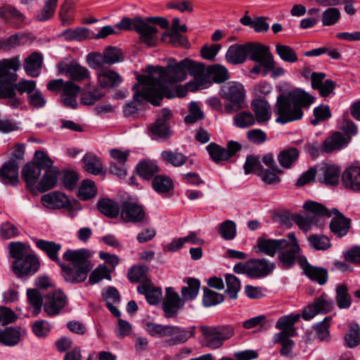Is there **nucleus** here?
<instances>
[{
	"instance_id": "nucleus-59",
	"label": "nucleus",
	"mask_w": 360,
	"mask_h": 360,
	"mask_svg": "<svg viewBox=\"0 0 360 360\" xmlns=\"http://www.w3.org/2000/svg\"><path fill=\"white\" fill-rule=\"evenodd\" d=\"M27 300L30 304L34 308L33 314L37 316L41 309V306H44V297L37 289H27Z\"/></svg>"
},
{
	"instance_id": "nucleus-2",
	"label": "nucleus",
	"mask_w": 360,
	"mask_h": 360,
	"mask_svg": "<svg viewBox=\"0 0 360 360\" xmlns=\"http://www.w3.org/2000/svg\"><path fill=\"white\" fill-rule=\"evenodd\" d=\"M314 97L301 89H295L288 95H280L277 98L275 112L278 115L276 121L285 124L300 120L303 116L302 108L309 107Z\"/></svg>"
},
{
	"instance_id": "nucleus-33",
	"label": "nucleus",
	"mask_w": 360,
	"mask_h": 360,
	"mask_svg": "<svg viewBox=\"0 0 360 360\" xmlns=\"http://www.w3.org/2000/svg\"><path fill=\"white\" fill-rule=\"evenodd\" d=\"M349 141V137L345 136L340 132L334 133L324 141L322 145V150L326 153H331L334 150H340L345 147Z\"/></svg>"
},
{
	"instance_id": "nucleus-27",
	"label": "nucleus",
	"mask_w": 360,
	"mask_h": 360,
	"mask_svg": "<svg viewBox=\"0 0 360 360\" xmlns=\"http://www.w3.org/2000/svg\"><path fill=\"white\" fill-rule=\"evenodd\" d=\"M0 18L6 23L13 22V26L17 28H21L25 25L24 15L11 5L0 7Z\"/></svg>"
},
{
	"instance_id": "nucleus-56",
	"label": "nucleus",
	"mask_w": 360,
	"mask_h": 360,
	"mask_svg": "<svg viewBox=\"0 0 360 360\" xmlns=\"http://www.w3.org/2000/svg\"><path fill=\"white\" fill-rule=\"evenodd\" d=\"M332 320L331 316H326L324 319L316 323L313 328L316 331L318 338L321 341L328 342L330 340L329 327Z\"/></svg>"
},
{
	"instance_id": "nucleus-26",
	"label": "nucleus",
	"mask_w": 360,
	"mask_h": 360,
	"mask_svg": "<svg viewBox=\"0 0 360 360\" xmlns=\"http://www.w3.org/2000/svg\"><path fill=\"white\" fill-rule=\"evenodd\" d=\"M80 86L70 81L66 82V85L60 92V102L66 108L76 109L78 106L77 97L80 91Z\"/></svg>"
},
{
	"instance_id": "nucleus-28",
	"label": "nucleus",
	"mask_w": 360,
	"mask_h": 360,
	"mask_svg": "<svg viewBox=\"0 0 360 360\" xmlns=\"http://www.w3.org/2000/svg\"><path fill=\"white\" fill-rule=\"evenodd\" d=\"M59 72L65 74L72 80L80 82L89 77V72L85 67L77 63L68 65L60 64L58 67Z\"/></svg>"
},
{
	"instance_id": "nucleus-58",
	"label": "nucleus",
	"mask_w": 360,
	"mask_h": 360,
	"mask_svg": "<svg viewBox=\"0 0 360 360\" xmlns=\"http://www.w3.org/2000/svg\"><path fill=\"white\" fill-rule=\"evenodd\" d=\"M360 343V327L358 324L352 323L349 327L348 332L345 335V344L352 348Z\"/></svg>"
},
{
	"instance_id": "nucleus-29",
	"label": "nucleus",
	"mask_w": 360,
	"mask_h": 360,
	"mask_svg": "<svg viewBox=\"0 0 360 360\" xmlns=\"http://www.w3.org/2000/svg\"><path fill=\"white\" fill-rule=\"evenodd\" d=\"M345 186L354 191H360V166L351 165L342 174Z\"/></svg>"
},
{
	"instance_id": "nucleus-12",
	"label": "nucleus",
	"mask_w": 360,
	"mask_h": 360,
	"mask_svg": "<svg viewBox=\"0 0 360 360\" xmlns=\"http://www.w3.org/2000/svg\"><path fill=\"white\" fill-rule=\"evenodd\" d=\"M39 266L38 258L30 254L22 259L13 261L12 269L18 276L22 277L34 274L39 270Z\"/></svg>"
},
{
	"instance_id": "nucleus-46",
	"label": "nucleus",
	"mask_w": 360,
	"mask_h": 360,
	"mask_svg": "<svg viewBox=\"0 0 360 360\" xmlns=\"http://www.w3.org/2000/svg\"><path fill=\"white\" fill-rule=\"evenodd\" d=\"M335 302L341 309H349L352 305V297L345 284L338 285L335 288Z\"/></svg>"
},
{
	"instance_id": "nucleus-8",
	"label": "nucleus",
	"mask_w": 360,
	"mask_h": 360,
	"mask_svg": "<svg viewBox=\"0 0 360 360\" xmlns=\"http://www.w3.org/2000/svg\"><path fill=\"white\" fill-rule=\"evenodd\" d=\"M262 44L248 42L244 44H235L230 46L226 53V60L232 65L243 63L248 56H252L260 48Z\"/></svg>"
},
{
	"instance_id": "nucleus-19",
	"label": "nucleus",
	"mask_w": 360,
	"mask_h": 360,
	"mask_svg": "<svg viewBox=\"0 0 360 360\" xmlns=\"http://www.w3.org/2000/svg\"><path fill=\"white\" fill-rule=\"evenodd\" d=\"M288 245L278 256L279 260L284 268H290L295 264L296 257L300 250L294 233H290L288 235Z\"/></svg>"
},
{
	"instance_id": "nucleus-50",
	"label": "nucleus",
	"mask_w": 360,
	"mask_h": 360,
	"mask_svg": "<svg viewBox=\"0 0 360 360\" xmlns=\"http://www.w3.org/2000/svg\"><path fill=\"white\" fill-rule=\"evenodd\" d=\"M234 125L238 128H248L256 122L255 115L249 110L239 112L233 117Z\"/></svg>"
},
{
	"instance_id": "nucleus-43",
	"label": "nucleus",
	"mask_w": 360,
	"mask_h": 360,
	"mask_svg": "<svg viewBox=\"0 0 360 360\" xmlns=\"http://www.w3.org/2000/svg\"><path fill=\"white\" fill-rule=\"evenodd\" d=\"M20 328L8 327L0 331V342L6 346H15L20 342Z\"/></svg>"
},
{
	"instance_id": "nucleus-15",
	"label": "nucleus",
	"mask_w": 360,
	"mask_h": 360,
	"mask_svg": "<svg viewBox=\"0 0 360 360\" xmlns=\"http://www.w3.org/2000/svg\"><path fill=\"white\" fill-rule=\"evenodd\" d=\"M184 305V300L180 298L179 294L174 292L172 288H167L162 302L165 317L167 319L175 317Z\"/></svg>"
},
{
	"instance_id": "nucleus-40",
	"label": "nucleus",
	"mask_w": 360,
	"mask_h": 360,
	"mask_svg": "<svg viewBox=\"0 0 360 360\" xmlns=\"http://www.w3.org/2000/svg\"><path fill=\"white\" fill-rule=\"evenodd\" d=\"M303 208L311 216V217H316L318 224L321 225L320 223V217H330L331 216V210H328L321 203L316 201L309 200L304 202Z\"/></svg>"
},
{
	"instance_id": "nucleus-18",
	"label": "nucleus",
	"mask_w": 360,
	"mask_h": 360,
	"mask_svg": "<svg viewBox=\"0 0 360 360\" xmlns=\"http://www.w3.org/2000/svg\"><path fill=\"white\" fill-rule=\"evenodd\" d=\"M39 151L35 152L33 161L27 162L22 169V178L25 181L27 188L31 191H34L38 184L41 170L43 169L37 162V154Z\"/></svg>"
},
{
	"instance_id": "nucleus-35",
	"label": "nucleus",
	"mask_w": 360,
	"mask_h": 360,
	"mask_svg": "<svg viewBox=\"0 0 360 360\" xmlns=\"http://www.w3.org/2000/svg\"><path fill=\"white\" fill-rule=\"evenodd\" d=\"M34 241L37 247L44 252L51 260L56 262L58 265L62 263L58 257V253L61 249L60 244L41 239H34Z\"/></svg>"
},
{
	"instance_id": "nucleus-52",
	"label": "nucleus",
	"mask_w": 360,
	"mask_h": 360,
	"mask_svg": "<svg viewBox=\"0 0 360 360\" xmlns=\"http://www.w3.org/2000/svg\"><path fill=\"white\" fill-rule=\"evenodd\" d=\"M154 190L161 195H165L173 188V182L167 176H156L153 180Z\"/></svg>"
},
{
	"instance_id": "nucleus-30",
	"label": "nucleus",
	"mask_w": 360,
	"mask_h": 360,
	"mask_svg": "<svg viewBox=\"0 0 360 360\" xmlns=\"http://www.w3.org/2000/svg\"><path fill=\"white\" fill-rule=\"evenodd\" d=\"M300 263L304 274L310 279L316 281L319 285H324L327 282L328 275L326 269L311 266L307 263L305 258H301Z\"/></svg>"
},
{
	"instance_id": "nucleus-13",
	"label": "nucleus",
	"mask_w": 360,
	"mask_h": 360,
	"mask_svg": "<svg viewBox=\"0 0 360 360\" xmlns=\"http://www.w3.org/2000/svg\"><path fill=\"white\" fill-rule=\"evenodd\" d=\"M334 302L328 299L326 295L314 300V302L307 307L302 313V318L306 321H309L318 314H326L333 310Z\"/></svg>"
},
{
	"instance_id": "nucleus-55",
	"label": "nucleus",
	"mask_w": 360,
	"mask_h": 360,
	"mask_svg": "<svg viewBox=\"0 0 360 360\" xmlns=\"http://www.w3.org/2000/svg\"><path fill=\"white\" fill-rule=\"evenodd\" d=\"M110 273L111 270H110L109 268L106 267L105 265L100 264L90 274L89 283L94 285L104 278L110 281Z\"/></svg>"
},
{
	"instance_id": "nucleus-1",
	"label": "nucleus",
	"mask_w": 360,
	"mask_h": 360,
	"mask_svg": "<svg viewBox=\"0 0 360 360\" xmlns=\"http://www.w3.org/2000/svg\"><path fill=\"white\" fill-rule=\"evenodd\" d=\"M146 71L148 75H137L138 82L133 86L134 98L141 102L147 100L154 105H159L160 101L166 96L167 84H173L186 79V69L179 63H170L165 68L148 65Z\"/></svg>"
},
{
	"instance_id": "nucleus-42",
	"label": "nucleus",
	"mask_w": 360,
	"mask_h": 360,
	"mask_svg": "<svg viewBox=\"0 0 360 360\" xmlns=\"http://www.w3.org/2000/svg\"><path fill=\"white\" fill-rule=\"evenodd\" d=\"M84 169L94 175L100 174L103 170L101 159L94 153H86L82 158Z\"/></svg>"
},
{
	"instance_id": "nucleus-38",
	"label": "nucleus",
	"mask_w": 360,
	"mask_h": 360,
	"mask_svg": "<svg viewBox=\"0 0 360 360\" xmlns=\"http://www.w3.org/2000/svg\"><path fill=\"white\" fill-rule=\"evenodd\" d=\"M300 315L290 314L280 317L276 323V328L281 330V333H284L287 335H294L295 328L294 324L300 319Z\"/></svg>"
},
{
	"instance_id": "nucleus-31",
	"label": "nucleus",
	"mask_w": 360,
	"mask_h": 360,
	"mask_svg": "<svg viewBox=\"0 0 360 360\" xmlns=\"http://www.w3.org/2000/svg\"><path fill=\"white\" fill-rule=\"evenodd\" d=\"M251 109L254 112L255 121L259 124L267 122L271 116L269 103L263 99H254L251 102Z\"/></svg>"
},
{
	"instance_id": "nucleus-23",
	"label": "nucleus",
	"mask_w": 360,
	"mask_h": 360,
	"mask_svg": "<svg viewBox=\"0 0 360 360\" xmlns=\"http://www.w3.org/2000/svg\"><path fill=\"white\" fill-rule=\"evenodd\" d=\"M96 77L99 86L103 89L117 87L123 82L121 75L110 69H98Z\"/></svg>"
},
{
	"instance_id": "nucleus-21",
	"label": "nucleus",
	"mask_w": 360,
	"mask_h": 360,
	"mask_svg": "<svg viewBox=\"0 0 360 360\" xmlns=\"http://www.w3.org/2000/svg\"><path fill=\"white\" fill-rule=\"evenodd\" d=\"M334 217L330 223V230L337 237L342 238L347 234L351 227V219L345 217L338 209L331 210Z\"/></svg>"
},
{
	"instance_id": "nucleus-61",
	"label": "nucleus",
	"mask_w": 360,
	"mask_h": 360,
	"mask_svg": "<svg viewBox=\"0 0 360 360\" xmlns=\"http://www.w3.org/2000/svg\"><path fill=\"white\" fill-rule=\"evenodd\" d=\"M226 283V292L231 299H236L238 297V292L240 289V280L233 274H226L225 276Z\"/></svg>"
},
{
	"instance_id": "nucleus-64",
	"label": "nucleus",
	"mask_w": 360,
	"mask_h": 360,
	"mask_svg": "<svg viewBox=\"0 0 360 360\" xmlns=\"http://www.w3.org/2000/svg\"><path fill=\"white\" fill-rule=\"evenodd\" d=\"M158 171V166L153 162H142L136 167L137 174L146 179H150Z\"/></svg>"
},
{
	"instance_id": "nucleus-51",
	"label": "nucleus",
	"mask_w": 360,
	"mask_h": 360,
	"mask_svg": "<svg viewBox=\"0 0 360 360\" xmlns=\"http://www.w3.org/2000/svg\"><path fill=\"white\" fill-rule=\"evenodd\" d=\"M212 82L210 75L207 72H203L200 75L194 78L193 82H190L187 84V89L190 91H196L205 89L211 86Z\"/></svg>"
},
{
	"instance_id": "nucleus-36",
	"label": "nucleus",
	"mask_w": 360,
	"mask_h": 360,
	"mask_svg": "<svg viewBox=\"0 0 360 360\" xmlns=\"http://www.w3.org/2000/svg\"><path fill=\"white\" fill-rule=\"evenodd\" d=\"M137 290L139 293L145 295L150 304H156L161 300V288L153 286L150 282L141 283L137 287Z\"/></svg>"
},
{
	"instance_id": "nucleus-41",
	"label": "nucleus",
	"mask_w": 360,
	"mask_h": 360,
	"mask_svg": "<svg viewBox=\"0 0 360 360\" xmlns=\"http://www.w3.org/2000/svg\"><path fill=\"white\" fill-rule=\"evenodd\" d=\"M58 0H44V4L35 14L38 22H46L53 18L55 15Z\"/></svg>"
},
{
	"instance_id": "nucleus-34",
	"label": "nucleus",
	"mask_w": 360,
	"mask_h": 360,
	"mask_svg": "<svg viewBox=\"0 0 360 360\" xmlns=\"http://www.w3.org/2000/svg\"><path fill=\"white\" fill-rule=\"evenodd\" d=\"M269 46L262 44L256 53L252 56L250 59L257 64L251 69L250 73L262 74L263 76V72L266 70L265 63H267L266 61L269 60Z\"/></svg>"
},
{
	"instance_id": "nucleus-9",
	"label": "nucleus",
	"mask_w": 360,
	"mask_h": 360,
	"mask_svg": "<svg viewBox=\"0 0 360 360\" xmlns=\"http://www.w3.org/2000/svg\"><path fill=\"white\" fill-rule=\"evenodd\" d=\"M88 60L91 68H102L104 65H113L123 60L121 51L115 47L109 46L103 53H91Z\"/></svg>"
},
{
	"instance_id": "nucleus-60",
	"label": "nucleus",
	"mask_w": 360,
	"mask_h": 360,
	"mask_svg": "<svg viewBox=\"0 0 360 360\" xmlns=\"http://www.w3.org/2000/svg\"><path fill=\"white\" fill-rule=\"evenodd\" d=\"M162 159L167 163L174 167H181L184 165L187 160V157L179 152L165 150L161 153Z\"/></svg>"
},
{
	"instance_id": "nucleus-20",
	"label": "nucleus",
	"mask_w": 360,
	"mask_h": 360,
	"mask_svg": "<svg viewBox=\"0 0 360 360\" xmlns=\"http://www.w3.org/2000/svg\"><path fill=\"white\" fill-rule=\"evenodd\" d=\"M179 18H174L172 20V30L165 32L162 36V41L174 46H181L186 47L188 45L187 39L179 33V32H186V25H182L179 27Z\"/></svg>"
},
{
	"instance_id": "nucleus-11",
	"label": "nucleus",
	"mask_w": 360,
	"mask_h": 360,
	"mask_svg": "<svg viewBox=\"0 0 360 360\" xmlns=\"http://www.w3.org/2000/svg\"><path fill=\"white\" fill-rule=\"evenodd\" d=\"M68 304V297L60 290L44 297V310L50 316L58 315Z\"/></svg>"
},
{
	"instance_id": "nucleus-6",
	"label": "nucleus",
	"mask_w": 360,
	"mask_h": 360,
	"mask_svg": "<svg viewBox=\"0 0 360 360\" xmlns=\"http://www.w3.org/2000/svg\"><path fill=\"white\" fill-rule=\"evenodd\" d=\"M37 157V162L42 166L45 172L36 185V188L38 191L44 193L51 190L56 185L60 170L53 166V160L44 151H39Z\"/></svg>"
},
{
	"instance_id": "nucleus-4",
	"label": "nucleus",
	"mask_w": 360,
	"mask_h": 360,
	"mask_svg": "<svg viewBox=\"0 0 360 360\" xmlns=\"http://www.w3.org/2000/svg\"><path fill=\"white\" fill-rule=\"evenodd\" d=\"M20 66L18 57L0 60V98H6L9 105L17 108L21 105V99L16 97L15 91L11 86V82H15V73Z\"/></svg>"
},
{
	"instance_id": "nucleus-5",
	"label": "nucleus",
	"mask_w": 360,
	"mask_h": 360,
	"mask_svg": "<svg viewBox=\"0 0 360 360\" xmlns=\"http://www.w3.org/2000/svg\"><path fill=\"white\" fill-rule=\"evenodd\" d=\"M220 96L225 100L224 110L231 115L245 108L246 91L244 86L238 82H229L224 84L220 90Z\"/></svg>"
},
{
	"instance_id": "nucleus-25",
	"label": "nucleus",
	"mask_w": 360,
	"mask_h": 360,
	"mask_svg": "<svg viewBox=\"0 0 360 360\" xmlns=\"http://www.w3.org/2000/svg\"><path fill=\"white\" fill-rule=\"evenodd\" d=\"M0 177L4 184L16 186L19 182V165L11 159L5 162L0 169Z\"/></svg>"
},
{
	"instance_id": "nucleus-47",
	"label": "nucleus",
	"mask_w": 360,
	"mask_h": 360,
	"mask_svg": "<svg viewBox=\"0 0 360 360\" xmlns=\"http://www.w3.org/2000/svg\"><path fill=\"white\" fill-rule=\"evenodd\" d=\"M275 49L281 60L285 63H295L299 60L295 50L288 45L277 44Z\"/></svg>"
},
{
	"instance_id": "nucleus-45",
	"label": "nucleus",
	"mask_w": 360,
	"mask_h": 360,
	"mask_svg": "<svg viewBox=\"0 0 360 360\" xmlns=\"http://www.w3.org/2000/svg\"><path fill=\"white\" fill-rule=\"evenodd\" d=\"M299 150L294 147L281 150L278 155V160L281 166L289 169L298 159Z\"/></svg>"
},
{
	"instance_id": "nucleus-7",
	"label": "nucleus",
	"mask_w": 360,
	"mask_h": 360,
	"mask_svg": "<svg viewBox=\"0 0 360 360\" xmlns=\"http://www.w3.org/2000/svg\"><path fill=\"white\" fill-rule=\"evenodd\" d=\"M200 330L204 337L205 345L211 349L220 347L224 342L234 334V328L229 325L201 326Z\"/></svg>"
},
{
	"instance_id": "nucleus-49",
	"label": "nucleus",
	"mask_w": 360,
	"mask_h": 360,
	"mask_svg": "<svg viewBox=\"0 0 360 360\" xmlns=\"http://www.w3.org/2000/svg\"><path fill=\"white\" fill-rule=\"evenodd\" d=\"M200 286V283L198 279L188 278L187 286L183 287L181 290L183 300L185 301L195 299L198 295Z\"/></svg>"
},
{
	"instance_id": "nucleus-10",
	"label": "nucleus",
	"mask_w": 360,
	"mask_h": 360,
	"mask_svg": "<svg viewBox=\"0 0 360 360\" xmlns=\"http://www.w3.org/2000/svg\"><path fill=\"white\" fill-rule=\"evenodd\" d=\"M172 116V112L170 110L167 108L161 110L155 122L148 128L150 134L156 138L168 139L170 136L169 120Z\"/></svg>"
},
{
	"instance_id": "nucleus-16",
	"label": "nucleus",
	"mask_w": 360,
	"mask_h": 360,
	"mask_svg": "<svg viewBox=\"0 0 360 360\" xmlns=\"http://www.w3.org/2000/svg\"><path fill=\"white\" fill-rule=\"evenodd\" d=\"M120 216L125 222L142 223L146 219V213L143 207L129 201H124L122 204Z\"/></svg>"
},
{
	"instance_id": "nucleus-53",
	"label": "nucleus",
	"mask_w": 360,
	"mask_h": 360,
	"mask_svg": "<svg viewBox=\"0 0 360 360\" xmlns=\"http://www.w3.org/2000/svg\"><path fill=\"white\" fill-rule=\"evenodd\" d=\"M207 73L216 83H222L229 78L228 70L223 65L216 64L207 68Z\"/></svg>"
},
{
	"instance_id": "nucleus-39",
	"label": "nucleus",
	"mask_w": 360,
	"mask_h": 360,
	"mask_svg": "<svg viewBox=\"0 0 360 360\" xmlns=\"http://www.w3.org/2000/svg\"><path fill=\"white\" fill-rule=\"evenodd\" d=\"M320 181L328 185H337L339 182L340 169L334 165H326L320 169Z\"/></svg>"
},
{
	"instance_id": "nucleus-24",
	"label": "nucleus",
	"mask_w": 360,
	"mask_h": 360,
	"mask_svg": "<svg viewBox=\"0 0 360 360\" xmlns=\"http://www.w3.org/2000/svg\"><path fill=\"white\" fill-rule=\"evenodd\" d=\"M288 245V240L286 239L276 240L259 238L255 248L258 249V252L273 257L277 251L285 249Z\"/></svg>"
},
{
	"instance_id": "nucleus-32",
	"label": "nucleus",
	"mask_w": 360,
	"mask_h": 360,
	"mask_svg": "<svg viewBox=\"0 0 360 360\" xmlns=\"http://www.w3.org/2000/svg\"><path fill=\"white\" fill-rule=\"evenodd\" d=\"M191 328L193 329L191 331H188L184 328L169 326L167 336L170 338L166 340V343L168 345L184 343L193 334L195 327Z\"/></svg>"
},
{
	"instance_id": "nucleus-22",
	"label": "nucleus",
	"mask_w": 360,
	"mask_h": 360,
	"mask_svg": "<svg viewBox=\"0 0 360 360\" xmlns=\"http://www.w3.org/2000/svg\"><path fill=\"white\" fill-rule=\"evenodd\" d=\"M274 263L269 262L265 259H249L248 277L259 278L269 275L275 269Z\"/></svg>"
},
{
	"instance_id": "nucleus-44",
	"label": "nucleus",
	"mask_w": 360,
	"mask_h": 360,
	"mask_svg": "<svg viewBox=\"0 0 360 360\" xmlns=\"http://www.w3.org/2000/svg\"><path fill=\"white\" fill-rule=\"evenodd\" d=\"M292 335H285L284 333H277L273 337L274 344H280L282 347L280 353L284 356H290L295 342L290 339Z\"/></svg>"
},
{
	"instance_id": "nucleus-37",
	"label": "nucleus",
	"mask_w": 360,
	"mask_h": 360,
	"mask_svg": "<svg viewBox=\"0 0 360 360\" xmlns=\"http://www.w3.org/2000/svg\"><path fill=\"white\" fill-rule=\"evenodd\" d=\"M42 64V56L38 53H32L24 63V69L28 76L37 77L39 75Z\"/></svg>"
},
{
	"instance_id": "nucleus-54",
	"label": "nucleus",
	"mask_w": 360,
	"mask_h": 360,
	"mask_svg": "<svg viewBox=\"0 0 360 360\" xmlns=\"http://www.w3.org/2000/svg\"><path fill=\"white\" fill-rule=\"evenodd\" d=\"M148 268L146 266H134L128 271L127 277L132 283L148 282L147 281V274Z\"/></svg>"
},
{
	"instance_id": "nucleus-48",
	"label": "nucleus",
	"mask_w": 360,
	"mask_h": 360,
	"mask_svg": "<svg viewBox=\"0 0 360 360\" xmlns=\"http://www.w3.org/2000/svg\"><path fill=\"white\" fill-rule=\"evenodd\" d=\"M98 210L109 218H115L120 213L118 205L110 199L100 200L97 203Z\"/></svg>"
},
{
	"instance_id": "nucleus-62",
	"label": "nucleus",
	"mask_w": 360,
	"mask_h": 360,
	"mask_svg": "<svg viewBox=\"0 0 360 360\" xmlns=\"http://www.w3.org/2000/svg\"><path fill=\"white\" fill-rule=\"evenodd\" d=\"M206 148L210 158L216 163H219L229 159V155L226 149L216 143H210Z\"/></svg>"
},
{
	"instance_id": "nucleus-57",
	"label": "nucleus",
	"mask_w": 360,
	"mask_h": 360,
	"mask_svg": "<svg viewBox=\"0 0 360 360\" xmlns=\"http://www.w3.org/2000/svg\"><path fill=\"white\" fill-rule=\"evenodd\" d=\"M97 190L95 184L89 179L84 180L79 186L78 196L82 200H88L96 196Z\"/></svg>"
},
{
	"instance_id": "nucleus-17",
	"label": "nucleus",
	"mask_w": 360,
	"mask_h": 360,
	"mask_svg": "<svg viewBox=\"0 0 360 360\" xmlns=\"http://www.w3.org/2000/svg\"><path fill=\"white\" fill-rule=\"evenodd\" d=\"M139 34V41L145 44L148 47H153L158 42V28L141 18V20L136 23V30Z\"/></svg>"
},
{
	"instance_id": "nucleus-63",
	"label": "nucleus",
	"mask_w": 360,
	"mask_h": 360,
	"mask_svg": "<svg viewBox=\"0 0 360 360\" xmlns=\"http://www.w3.org/2000/svg\"><path fill=\"white\" fill-rule=\"evenodd\" d=\"M340 16L341 13L338 8H328L322 13V25L323 26L333 25L339 21Z\"/></svg>"
},
{
	"instance_id": "nucleus-14",
	"label": "nucleus",
	"mask_w": 360,
	"mask_h": 360,
	"mask_svg": "<svg viewBox=\"0 0 360 360\" xmlns=\"http://www.w3.org/2000/svg\"><path fill=\"white\" fill-rule=\"evenodd\" d=\"M42 205L49 209L68 208L69 216L74 217L73 210L70 207V201L68 197L59 191H53L41 196Z\"/></svg>"
},
{
	"instance_id": "nucleus-3",
	"label": "nucleus",
	"mask_w": 360,
	"mask_h": 360,
	"mask_svg": "<svg viewBox=\"0 0 360 360\" xmlns=\"http://www.w3.org/2000/svg\"><path fill=\"white\" fill-rule=\"evenodd\" d=\"M92 252L87 249L68 250L63 254V259L71 262L72 266L61 263L59 266L62 269V275L64 279L70 283H77L84 281L88 273L93 267L90 261Z\"/></svg>"
}]
</instances>
